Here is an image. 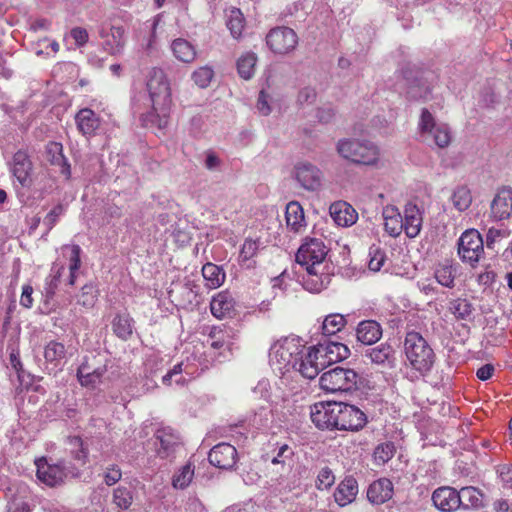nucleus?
I'll return each instance as SVG.
<instances>
[{"label": "nucleus", "mask_w": 512, "mask_h": 512, "mask_svg": "<svg viewBox=\"0 0 512 512\" xmlns=\"http://www.w3.org/2000/svg\"><path fill=\"white\" fill-rule=\"evenodd\" d=\"M226 26L234 39H239L245 27V18L238 8H233L227 14Z\"/></svg>", "instance_id": "79ce46f5"}, {"label": "nucleus", "mask_w": 512, "mask_h": 512, "mask_svg": "<svg viewBox=\"0 0 512 512\" xmlns=\"http://www.w3.org/2000/svg\"><path fill=\"white\" fill-rule=\"evenodd\" d=\"M106 371V365L94 367L89 361H85L77 370V378L82 386L95 388L102 382Z\"/></svg>", "instance_id": "4be33fe9"}, {"label": "nucleus", "mask_w": 512, "mask_h": 512, "mask_svg": "<svg viewBox=\"0 0 512 512\" xmlns=\"http://www.w3.org/2000/svg\"><path fill=\"white\" fill-rule=\"evenodd\" d=\"M33 288L30 285H24L20 297V304L25 308H31L33 305Z\"/></svg>", "instance_id": "338daca9"}, {"label": "nucleus", "mask_w": 512, "mask_h": 512, "mask_svg": "<svg viewBox=\"0 0 512 512\" xmlns=\"http://www.w3.org/2000/svg\"><path fill=\"white\" fill-rule=\"evenodd\" d=\"M71 37L75 40L78 47H82L88 42V32L81 27L73 28L71 30Z\"/></svg>", "instance_id": "69168bd1"}, {"label": "nucleus", "mask_w": 512, "mask_h": 512, "mask_svg": "<svg viewBox=\"0 0 512 512\" xmlns=\"http://www.w3.org/2000/svg\"><path fill=\"white\" fill-rule=\"evenodd\" d=\"M10 166L13 176L18 180L20 185L22 187H30L32 184L30 175L33 170V163L28 152L18 150L13 155Z\"/></svg>", "instance_id": "9b49d317"}, {"label": "nucleus", "mask_w": 512, "mask_h": 512, "mask_svg": "<svg viewBox=\"0 0 512 512\" xmlns=\"http://www.w3.org/2000/svg\"><path fill=\"white\" fill-rule=\"evenodd\" d=\"M214 72L210 67H200L192 73V79L194 83L200 88H206L209 86Z\"/></svg>", "instance_id": "6e6d98bb"}, {"label": "nucleus", "mask_w": 512, "mask_h": 512, "mask_svg": "<svg viewBox=\"0 0 512 512\" xmlns=\"http://www.w3.org/2000/svg\"><path fill=\"white\" fill-rule=\"evenodd\" d=\"M102 38H106L103 43L105 51L110 55H119L123 52L125 47V29L121 26H112L110 33L105 34L104 31L100 33Z\"/></svg>", "instance_id": "bb28decb"}, {"label": "nucleus", "mask_w": 512, "mask_h": 512, "mask_svg": "<svg viewBox=\"0 0 512 512\" xmlns=\"http://www.w3.org/2000/svg\"><path fill=\"white\" fill-rule=\"evenodd\" d=\"M358 375L352 369L335 367L320 377V387L327 392L349 391L356 386Z\"/></svg>", "instance_id": "423d86ee"}, {"label": "nucleus", "mask_w": 512, "mask_h": 512, "mask_svg": "<svg viewBox=\"0 0 512 512\" xmlns=\"http://www.w3.org/2000/svg\"><path fill=\"white\" fill-rule=\"evenodd\" d=\"M316 91L311 87H305L301 89L296 98V104L299 107H304L305 105H310L314 103L316 100Z\"/></svg>", "instance_id": "bf43d9fd"}, {"label": "nucleus", "mask_w": 512, "mask_h": 512, "mask_svg": "<svg viewBox=\"0 0 512 512\" xmlns=\"http://www.w3.org/2000/svg\"><path fill=\"white\" fill-rule=\"evenodd\" d=\"M328 249L322 240L317 238H306L298 248L295 255L297 264L305 268L309 279L304 282V289L319 293L324 288V282L319 274L324 270V261L326 260Z\"/></svg>", "instance_id": "f03ea898"}, {"label": "nucleus", "mask_w": 512, "mask_h": 512, "mask_svg": "<svg viewBox=\"0 0 512 512\" xmlns=\"http://www.w3.org/2000/svg\"><path fill=\"white\" fill-rule=\"evenodd\" d=\"M65 212L63 204L56 205L44 218V224L47 226V230L50 231L57 223L59 217Z\"/></svg>", "instance_id": "e2e57ef3"}, {"label": "nucleus", "mask_w": 512, "mask_h": 512, "mask_svg": "<svg viewBox=\"0 0 512 512\" xmlns=\"http://www.w3.org/2000/svg\"><path fill=\"white\" fill-rule=\"evenodd\" d=\"M335 482V476L332 472V470L328 467H323L316 479V487L319 490H327L329 489Z\"/></svg>", "instance_id": "4d7b16f0"}, {"label": "nucleus", "mask_w": 512, "mask_h": 512, "mask_svg": "<svg viewBox=\"0 0 512 512\" xmlns=\"http://www.w3.org/2000/svg\"><path fill=\"white\" fill-rule=\"evenodd\" d=\"M257 109L263 115H268L271 112V108L268 105L267 95L262 90L259 93L258 101H257Z\"/></svg>", "instance_id": "774afa93"}, {"label": "nucleus", "mask_w": 512, "mask_h": 512, "mask_svg": "<svg viewBox=\"0 0 512 512\" xmlns=\"http://www.w3.org/2000/svg\"><path fill=\"white\" fill-rule=\"evenodd\" d=\"M65 270V266L62 263L54 262L51 269L50 274L46 278V284H45V296L47 298H52L56 290L58 288V285L60 283V278L62 276V273Z\"/></svg>", "instance_id": "37998d69"}, {"label": "nucleus", "mask_w": 512, "mask_h": 512, "mask_svg": "<svg viewBox=\"0 0 512 512\" xmlns=\"http://www.w3.org/2000/svg\"><path fill=\"white\" fill-rule=\"evenodd\" d=\"M346 325V319L342 314L334 313L327 315L322 323L321 329L324 335H334L341 331Z\"/></svg>", "instance_id": "de8ad7c7"}, {"label": "nucleus", "mask_w": 512, "mask_h": 512, "mask_svg": "<svg viewBox=\"0 0 512 512\" xmlns=\"http://www.w3.org/2000/svg\"><path fill=\"white\" fill-rule=\"evenodd\" d=\"M368 267L371 271L377 272L381 269L385 261V253L378 247H371L369 250Z\"/></svg>", "instance_id": "13d9d810"}, {"label": "nucleus", "mask_w": 512, "mask_h": 512, "mask_svg": "<svg viewBox=\"0 0 512 512\" xmlns=\"http://www.w3.org/2000/svg\"><path fill=\"white\" fill-rule=\"evenodd\" d=\"M393 495V484L387 478H381L370 484L367 498L373 504H383Z\"/></svg>", "instance_id": "a878e982"}, {"label": "nucleus", "mask_w": 512, "mask_h": 512, "mask_svg": "<svg viewBox=\"0 0 512 512\" xmlns=\"http://www.w3.org/2000/svg\"><path fill=\"white\" fill-rule=\"evenodd\" d=\"M402 217L403 224H405L403 230L407 237L415 238L418 236L423 223V214L419 207L412 202H408L404 207V216Z\"/></svg>", "instance_id": "aec40b11"}, {"label": "nucleus", "mask_w": 512, "mask_h": 512, "mask_svg": "<svg viewBox=\"0 0 512 512\" xmlns=\"http://www.w3.org/2000/svg\"><path fill=\"white\" fill-rule=\"evenodd\" d=\"M154 438L156 453L162 459L173 457L180 445L179 436L171 428L158 429Z\"/></svg>", "instance_id": "ddd939ff"}, {"label": "nucleus", "mask_w": 512, "mask_h": 512, "mask_svg": "<svg viewBox=\"0 0 512 512\" xmlns=\"http://www.w3.org/2000/svg\"><path fill=\"white\" fill-rule=\"evenodd\" d=\"M257 57L255 53L247 52L243 54L237 61V71L241 78L249 80L255 72Z\"/></svg>", "instance_id": "c03bdc74"}, {"label": "nucleus", "mask_w": 512, "mask_h": 512, "mask_svg": "<svg viewBox=\"0 0 512 512\" xmlns=\"http://www.w3.org/2000/svg\"><path fill=\"white\" fill-rule=\"evenodd\" d=\"M450 310L457 319L470 321L473 318L474 308L467 299L458 298L452 301Z\"/></svg>", "instance_id": "09e8293b"}, {"label": "nucleus", "mask_w": 512, "mask_h": 512, "mask_svg": "<svg viewBox=\"0 0 512 512\" xmlns=\"http://www.w3.org/2000/svg\"><path fill=\"white\" fill-rule=\"evenodd\" d=\"M434 506L442 512H453L460 508L458 491L452 487L437 488L432 494Z\"/></svg>", "instance_id": "a211bd4d"}, {"label": "nucleus", "mask_w": 512, "mask_h": 512, "mask_svg": "<svg viewBox=\"0 0 512 512\" xmlns=\"http://www.w3.org/2000/svg\"><path fill=\"white\" fill-rule=\"evenodd\" d=\"M96 299H97V290L92 283H89V284H85L81 288V293L79 295L77 303L79 305H82L83 307L91 308L94 306Z\"/></svg>", "instance_id": "864d4df0"}, {"label": "nucleus", "mask_w": 512, "mask_h": 512, "mask_svg": "<svg viewBox=\"0 0 512 512\" xmlns=\"http://www.w3.org/2000/svg\"><path fill=\"white\" fill-rule=\"evenodd\" d=\"M152 110L143 116L145 125H155L163 129L168 125L172 105L171 89L162 69L153 68L147 81Z\"/></svg>", "instance_id": "f257e3e1"}, {"label": "nucleus", "mask_w": 512, "mask_h": 512, "mask_svg": "<svg viewBox=\"0 0 512 512\" xmlns=\"http://www.w3.org/2000/svg\"><path fill=\"white\" fill-rule=\"evenodd\" d=\"M267 46L276 54L288 52L287 33L285 27H275L266 36Z\"/></svg>", "instance_id": "473e14b6"}, {"label": "nucleus", "mask_w": 512, "mask_h": 512, "mask_svg": "<svg viewBox=\"0 0 512 512\" xmlns=\"http://www.w3.org/2000/svg\"><path fill=\"white\" fill-rule=\"evenodd\" d=\"M66 445L72 458L76 460L81 466L85 465L88 461V447L79 436H69L66 439Z\"/></svg>", "instance_id": "c9c22d12"}, {"label": "nucleus", "mask_w": 512, "mask_h": 512, "mask_svg": "<svg viewBox=\"0 0 512 512\" xmlns=\"http://www.w3.org/2000/svg\"><path fill=\"white\" fill-rule=\"evenodd\" d=\"M395 454V446L392 442H385L378 445L374 451V459L378 464L388 462Z\"/></svg>", "instance_id": "5fc2aeb1"}, {"label": "nucleus", "mask_w": 512, "mask_h": 512, "mask_svg": "<svg viewBox=\"0 0 512 512\" xmlns=\"http://www.w3.org/2000/svg\"><path fill=\"white\" fill-rule=\"evenodd\" d=\"M315 348L325 368L336 362L347 359L350 355L349 348L340 342L326 341L319 343Z\"/></svg>", "instance_id": "4468645a"}, {"label": "nucleus", "mask_w": 512, "mask_h": 512, "mask_svg": "<svg viewBox=\"0 0 512 512\" xmlns=\"http://www.w3.org/2000/svg\"><path fill=\"white\" fill-rule=\"evenodd\" d=\"M382 216L384 229L391 237H398L403 231V217L399 209L394 205H386L383 208Z\"/></svg>", "instance_id": "c756f323"}, {"label": "nucleus", "mask_w": 512, "mask_h": 512, "mask_svg": "<svg viewBox=\"0 0 512 512\" xmlns=\"http://www.w3.org/2000/svg\"><path fill=\"white\" fill-rule=\"evenodd\" d=\"M259 243L252 239H246L240 250V258L242 261L251 259L257 252Z\"/></svg>", "instance_id": "680f3d73"}, {"label": "nucleus", "mask_w": 512, "mask_h": 512, "mask_svg": "<svg viewBox=\"0 0 512 512\" xmlns=\"http://www.w3.org/2000/svg\"><path fill=\"white\" fill-rule=\"evenodd\" d=\"M171 50L175 58L184 63H192L197 55L192 43L183 38L175 39L171 44Z\"/></svg>", "instance_id": "72a5a7b5"}, {"label": "nucleus", "mask_w": 512, "mask_h": 512, "mask_svg": "<svg viewBox=\"0 0 512 512\" xmlns=\"http://www.w3.org/2000/svg\"><path fill=\"white\" fill-rule=\"evenodd\" d=\"M37 478L44 484L54 487L63 483L66 476L64 470L59 465H49L46 460L36 462Z\"/></svg>", "instance_id": "412c9836"}, {"label": "nucleus", "mask_w": 512, "mask_h": 512, "mask_svg": "<svg viewBox=\"0 0 512 512\" xmlns=\"http://www.w3.org/2000/svg\"><path fill=\"white\" fill-rule=\"evenodd\" d=\"M122 477L121 470L116 466H111L104 472V481L108 486L116 484Z\"/></svg>", "instance_id": "0e129e2a"}, {"label": "nucleus", "mask_w": 512, "mask_h": 512, "mask_svg": "<svg viewBox=\"0 0 512 512\" xmlns=\"http://www.w3.org/2000/svg\"><path fill=\"white\" fill-rule=\"evenodd\" d=\"M194 469L190 463L184 465L173 477L172 484L175 488L184 489L192 481Z\"/></svg>", "instance_id": "8fccbe9b"}, {"label": "nucleus", "mask_w": 512, "mask_h": 512, "mask_svg": "<svg viewBox=\"0 0 512 512\" xmlns=\"http://www.w3.org/2000/svg\"><path fill=\"white\" fill-rule=\"evenodd\" d=\"M112 328L117 337L128 340L132 333V319L127 315H117L112 321Z\"/></svg>", "instance_id": "49530a36"}, {"label": "nucleus", "mask_w": 512, "mask_h": 512, "mask_svg": "<svg viewBox=\"0 0 512 512\" xmlns=\"http://www.w3.org/2000/svg\"><path fill=\"white\" fill-rule=\"evenodd\" d=\"M484 241L475 229L464 231L458 240V255L463 262L475 266L484 253Z\"/></svg>", "instance_id": "0eeeda50"}, {"label": "nucleus", "mask_w": 512, "mask_h": 512, "mask_svg": "<svg viewBox=\"0 0 512 512\" xmlns=\"http://www.w3.org/2000/svg\"><path fill=\"white\" fill-rule=\"evenodd\" d=\"M236 448L228 443L215 445L208 454L209 462L220 469H230L236 463Z\"/></svg>", "instance_id": "dca6fc26"}, {"label": "nucleus", "mask_w": 512, "mask_h": 512, "mask_svg": "<svg viewBox=\"0 0 512 512\" xmlns=\"http://www.w3.org/2000/svg\"><path fill=\"white\" fill-rule=\"evenodd\" d=\"M202 275L206 281L207 287L215 289L220 287L226 278L224 270L211 262L206 263L202 267Z\"/></svg>", "instance_id": "4c0bfd02"}, {"label": "nucleus", "mask_w": 512, "mask_h": 512, "mask_svg": "<svg viewBox=\"0 0 512 512\" xmlns=\"http://www.w3.org/2000/svg\"><path fill=\"white\" fill-rule=\"evenodd\" d=\"M364 357L380 369H390L395 364V350L387 343L368 348L364 353Z\"/></svg>", "instance_id": "f3484780"}, {"label": "nucleus", "mask_w": 512, "mask_h": 512, "mask_svg": "<svg viewBox=\"0 0 512 512\" xmlns=\"http://www.w3.org/2000/svg\"><path fill=\"white\" fill-rule=\"evenodd\" d=\"M358 494V483L352 476L345 477L334 492L335 502L341 506L351 504Z\"/></svg>", "instance_id": "b1692460"}, {"label": "nucleus", "mask_w": 512, "mask_h": 512, "mask_svg": "<svg viewBox=\"0 0 512 512\" xmlns=\"http://www.w3.org/2000/svg\"><path fill=\"white\" fill-rule=\"evenodd\" d=\"M63 249H70V256H69V277L67 279V284L70 286H73L75 284L78 271L81 266V248L79 245H72V246H64Z\"/></svg>", "instance_id": "a18cd8bd"}, {"label": "nucleus", "mask_w": 512, "mask_h": 512, "mask_svg": "<svg viewBox=\"0 0 512 512\" xmlns=\"http://www.w3.org/2000/svg\"><path fill=\"white\" fill-rule=\"evenodd\" d=\"M330 215L338 226H352L358 219L356 210L347 202L338 201L331 204Z\"/></svg>", "instance_id": "5701e85b"}, {"label": "nucleus", "mask_w": 512, "mask_h": 512, "mask_svg": "<svg viewBox=\"0 0 512 512\" xmlns=\"http://www.w3.org/2000/svg\"><path fill=\"white\" fill-rule=\"evenodd\" d=\"M235 301L228 291H221L215 295L210 303V310L213 316L218 319L230 316L234 310Z\"/></svg>", "instance_id": "7c9ffc66"}, {"label": "nucleus", "mask_w": 512, "mask_h": 512, "mask_svg": "<svg viewBox=\"0 0 512 512\" xmlns=\"http://www.w3.org/2000/svg\"><path fill=\"white\" fill-rule=\"evenodd\" d=\"M133 502L131 490L119 486L113 492V503L120 509H128Z\"/></svg>", "instance_id": "603ef678"}, {"label": "nucleus", "mask_w": 512, "mask_h": 512, "mask_svg": "<svg viewBox=\"0 0 512 512\" xmlns=\"http://www.w3.org/2000/svg\"><path fill=\"white\" fill-rule=\"evenodd\" d=\"M290 231L303 233L307 229L304 209L298 201H290Z\"/></svg>", "instance_id": "a19ab883"}, {"label": "nucleus", "mask_w": 512, "mask_h": 512, "mask_svg": "<svg viewBox=\"0 0 512 512\" xmlns=\"http://www.w3.org/2000/svg\"><path fill=\"white\" fill-rule=\"evenodd\" d=\"M207 343L212 350L217 352L218 356H225V352L231 351L230 331L221 327H212L208 334Z\"/></svg>", "instance_id": "393cba45"}, {"label": "nucleus", "mask_w": 512, "mask_h": 512, "mask_svg": "<svg viewBox=\"0 0 512 512\" xmlns=\"http://www.w3.org/2000/svg\"><path fill=\"white\" fill-rule=\"evenodd\" d=\"M294 178L306 190H316L321 185L322 173L309 162H299L294 166Z\"/></svg>", "instance_id": "f8f14e48"}, {"label": "nucleus", "mask_w": 512, "mask_h": 512, "mask_svg": "<svg viewBox=\"0 0 512 512\" xmlns=\"http://www.w3.org/2000/svg\"><path fill=\"white\" fill-rule=\"evenodd\" d=\"M491 217L496 220H504L510 217L512 213V188L501 187L497 190L491 206Z\"/></svg>", "instance_id": "2eb2a0df"}, {"label": "nucleus", "mask_w": 512, "mask_h": 512, "mask_svg": "<svg viewBox=\"0 0 512 512\" xmlns=\"http://www.w3.org/2000/svg\"><path fill=\"white\" fill-rule=\"evenodd\" d=\"M338 402H319L310 407L312 422L322 430H337Z\"/></svg>", "instance_id": "1a4fd4ad"}, {"label": "nucleus", "mask_w": 512, "mask_h": 512, "mask_svg": "<svg viewBox=\"0 0 512 512\" xmlns=\"http://www.w3.org/2000/svg\"><path fill=\"white\" fill-rule=\"evenodd\" d=\"M418 129L424 141L433 139L439 148H445L451 142L450 128L446 124H437L433 115L426 108L422 109Z\"/></svg>", "instance_id": "39448f33"}, {"label": "nucleus", "mask_w": 512, "mask_h": 512, "mask_svg": "<svg viewBox=\"0 0 512 512\" xmlns=\"http://www.w3.org/2000/svg\"><path fill=\"white\" fill-rule=\"evenodd\" d=\"M46 156L51 165L60 168V173L65 176L66 179L71 177V167L63 154V146L61 143L49 142L46 146Z\"/></svg>", "instance_id": "cd10ccee"}, {"label": "nucleus", "mask_w": 512, "mask_h": 512, "mask_svg": "<svg viewBox=\"0 0 512 512\" xmlns=\"http://www.w3.org/2000/svg\"><path fill=\"white\" fill-rule=\"evenodd\" d=\"M66 357L65 345L58 341H50L44 348V358L47 365H51L52 368L58 367L62 360Z\"/></svg>", "instance_id": "f704fd0d"}, {"label": "nucleus", "mask_w": 512, "mask_h": 512, "mask_svg": "<svg viewBox=\"0 0 512 512\" xmlns=\"http://www.w3.org/2000/svg\"><path fill=\"white\" fill-rule=\"evenodd\" d=\"M404 352L410 365L422 375L429 373L435 363V353L426 339L416 331L406 334Z\"/></svg>", "instance_id": "7ed1b4c3"}, {"label": "nucleus", "mask_w": 512, "mask_h": 512, "mask_svg": "<svg viewBox=\"0 0 512 512\" xmlns=\"http://www.w3.org/2000/svg\"><path fill=\"white\" fill-rule=\"evenodd\" d=\"M336 148L341 157L355 164L375 166L380 160L379 148L368 140L344 138L338 141Z\"/></svg>", "instance_id": "20e7f679"}, {"label": "nucleus", "mask_w": 512, "mask_h": 512, "mask_svg": "<svg viewBox=\"0 0 512 512\" xmlns=\"http://www.w3.org/2000/svg\"><path fill=\"white\" fill-rule=\"evenodd\" d=\"M287 338H282L275 342L270 349L269 363L273 371L284 377L288 367V348L286 347Z\"/></svg>", "instance_id": "6ab92c4d"}, {"label": "nucleus", "mask_w": 512, "mask_h": 512, "mask_svg": "<svg viewBox=\"0 0 512 512\" xmlns=\"http://www.w3.org/2000/svg\"><path fill=\"white\" fill-rule=\"evenodd\" d=\"M335 109L331 104H323L317 108L316 118L321 123H330L335 117Z\"/></svg>", "instance_id": "052dcab7"}, {"label": "nucleus", "mask_w": 512, "mask_h": 512, "mask_svg": "<svg viewBox=\"0 0 512 512\" xmlns=\"http://www.w3.org/2000/svg\"><path fill=\"white\" fill-rule=\"evenodd\" d=\"M450 200L458 212L466 211L472 204V193L468 186L458 185L451 194Z\"/></svg>", "instance_id": "58836bf2"}, {"label": "nucleus", "mask_w": 512, "mask_h": 512, "mask_svg": "<svg viewBox=\"0 0 512 512\" xmlns=\"http://www.w3.org/2000/svg\"><path fill=\"white\" fill-rule=\"evenodd\" d=\"M357 340L365 345H372L382 337L381 325L375 320H363L356 328Z\"/></svg>", "instance_id": "c85d7f7f"}, {"label": "nucleus", "mask_w": 512, "mask_h": 512, "mask_svg": "<svg viewBox=\"0 0 512 512\" xmlns=\"http://www.w3.org/2000/svg\"><path fill=\"white\" fill-rule=\"evenodd\" d=\"M294 370L307 379H314L321 370L325 369L323 361H320L319 353L315 346L303 349L297 353L293 361Z\"/></svg>", "instance_id": "6e6552de"}, {"label": "nucleus", "mask_w": 512, "mask_h": 512, "mask_svg": "<svg viewBox=\"0 0 512 512\" xmlns=\"http://www.w3.org/2000/svg\"><path fill=\"white\" fill-rule=\"evenodd\" d=\"M6 497L8 498L7 512H30L27 502L23 497L16 495L11 487L8 488Z\"/></svg>", "instance_id": "3c124183"}, {"label": "nucleus", "mask_w": 512, "mask_h": 512, "mask_svg": "<svg viewBox=\"0 0 512 512\" xmlns=\"http://www.w3.org/2000/svg\"><path fill=\"white\" fill-rule=\"evenodd\" d=\"M337 430L357 431L366 424V415L356 406L338 402Z\"/></svg>", "instance_id": "9d476101"}, {"label": "nucleus", "mask_w": 512, "mask_h": 512, "mask_svg": "<svg viewBox=\"0 0 512 512\" xmlns=\"http://www.w3.org/2000/svg\"><path fill=\"white\" fill-rule=\"evenodd\" d=\"M459 506L464 509L479 508L482 506V493L475 487L467 486L458 491Z\"/></svg>", "instance_id": "e433bc0d"}, {"label": "nucleus", "mask_w": 512, "mask_h": 512, "mask_svg": "<svg viewBox=\"0 0 512 512\" xmlns=\"http://www.w3.org/2000/svg\"><path fill=\"white\" fill-rule=\"evenodd\" d=\"M456 272L457 267L446 260L445 262L437 265L434 276L440 285L447 288H453Z\"/></svg>", "instance_id": "ea45409f"}, {"label": "nucleus", "mask_w": 512, "mask_h": 512, "mask_svg": "<svg viewBox=\"0 0 512 512\" xmlns=\"http://www.w3.org/2000/svg\"><path fill=\"white\" fill-rule=\"evenodd\" d=\"M78 130L83 135H93L100 126V120L96 113L90 108L79 110L75 116Z\"/></svg>", "instance_id": "2f4dec72"}]
</instances>
